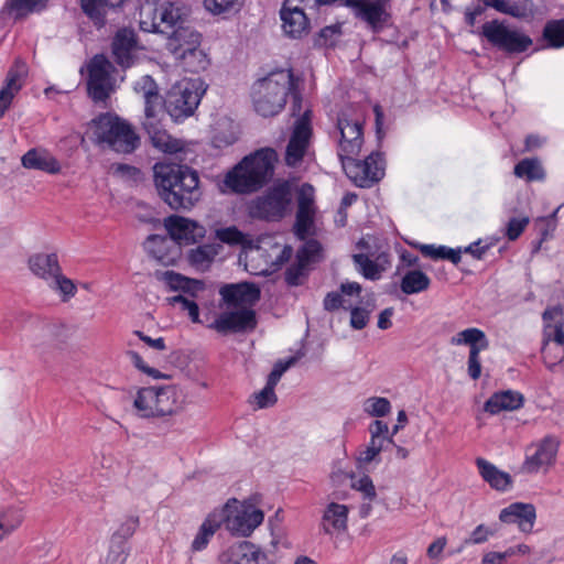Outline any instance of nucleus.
Returning <instances> with one entry per match:
<instances>
[{
  "instance_id": "obj_1",
  "label": "nucleus",
  "mask_w": 564,
  "mask_h": 564,
  "mask_svg": "<svg viewBox=\"0 0 564 564\" xmlns=\"http://www.w3.org/2000/svg\"><path fill=\"white\" fill-rule=\"evenodd\" d=\"M186 15L185 8L172 0H145L139 12L140 29L148 33H165L172 29L166 50L178 59L194 47L200 46L202 34L189 26L180 25Z\"/></svg>"
},
{
  "instance_id": "obj_28",
  "label": "nucleus",
  "mask_w": 564,
  "mask_h": 564,
  "mask_svg": "<svg viewBox=\"0 0 564 564\" xmlns=\"http://www.w3.org/2000/svg\"><path fill=\"white\" fill-rule=\"evenodd\" d=\"M30 271L46 283L62 269L56 253L39 252L29 258Z\"/></svg>"
},
{
  "instance_id": "obj_56",
  "label": "nucleus",
  "mask_w": 564,
  "mask_h": 564,
  "mask_svg": "<svg viewBox=\"0 0 564 564\" xmlns=\"http://www.w3.org/2000/svg\"><path fill=\"white\" fill-rule=\"evenodd\" d=\"M22 516L15 509L0 513V541L22 523Z\"/></svg>"
},
{
  "instance_id": "obj_54",
  "label": "nucleus",
  "mask_w": 564,
  "mask_h": 564,
  "mask_svg": "<svg viewBox=\"0 0 564 564\" xmlns=\"http://www.w3.org/2000/svg\"><path fill=\"white\" fill-rule=\"evenodd\" d=\"M352 259L357 267V270L366 279L377 280L380 278L381 269L375 261L370 260L368 256L364 253H356L352 256Z\"/></svg>"
},
{
  "instance_id": "obj_34",
  "label": "nucleus",
  "mask_w": 564,
  "mask_h": 564,
  "mask_svg": "<svg viewBox=\"0 0 564 564\" xmlns=\"http://www.w3.org/2000/svg\"><path fill=\"white\" fill-rule=\"evenodd\" d=\"M544 337L549 340L564 344V306L547 307L543 315Z\"/></svg>"
},
{
  "instance_id": "obj_37",
  "label": "nucleus",
  "mask_w": 564,
  "mask_h": 564,
  "mask_svg": "<svg viewBox=\"0 0 564 564\" xmlns=\"http://www.w3.org/2000/svg\"><path fill=\"white\" fill-rule=\"evenodd\" d=\"M218 513H215L213 510L207 514V517L204 519L202 524L199 525L193 541L191 544V551L196 553L205 550L214 534L218 531V529L221 527L219 521Z\"/></svg>"
},
{
  "instance_id": "obj_44",
  "label": "nucleus",
  "mask_w": 564,
  "mask_h": 564,
  "mask_svg": "<svg viewBox=\"0 0 564 564\" xmlns=\"http://www.w3.org/2000/svg\"><path fill=\"white\" fill-rule=\"evenodd\" d=\"M238 135L237 124L230 119L224 118L217 122L213 143L217 148L228 147L238 140Z\"/></svg>"
},
{
  "instance_id": "obj_52",
  "label": "nucleus",
  "mask_w": 564,
  "mask_h": 564,
  "mask_svg": "<svg viewBox=\"0 0 564 564\" xmlns=\"http://www.w3.org/2000/svg\"><path fill=\"white\" fill-rule=\"evenodd\" d=\"M543 36L550 47L558 48L564 46V19L550 21L543 31Z\"/></svg>"
},
{
  "instance_id": "obj_12",
  "label": "nucleus",
  "mask_w": 564,
  "mask_h": 564,
  "mask_svg": "<svg viewBox=\"0 0 564 564\" xmlns=\"http://www.w3.org/2000/svg\"><path fill=\"white\" fill-rule=\"evenodd\" d=\"M163 280L172 291L182 292L170 299L172 304H178L181 310L187 312L193 323H199L198 305L194 302L199 293L205 291V284L200 280L189 279L180 273L167 271L163 275Z\"/></svg>"
},
{
  "instance_id": "obj_41",
  "label": "nucleus",
  "mask_w": 564,
  "mask_h": 564,
  "mask_svg": "<svg viewBox=\"0 0 564 564\" xmlns=\"http://www.w3.org/2000/svg\"><path fill=\"white\" fill-rule=\"evenodd\" d=\"M251 542H235L223 549L218 556V564H250L249 550Z\"/></svg>"
},
{
  "instance_id": "obj_59",
  "label": "nucleus",
  "mask_w": 564,
  "mask_h": 564,
  "mask_svg": "<svg viewBox=\"0 0 564 564\" xmlns=\"http://www.w3.org/2000/svg\"><path fill=\"white\" fill-rule=\"evenodd\" d=\"M127 556V546H122L119 542L109 541L107 553L100 560V564H124Z\"/></svg>"
},
{
  "instance_id": "obj_14",
  "label": "nucleus",
  "mask_w": 564,
  "mask_h": 564,
  "mask_svg": "<svg viewBox=\"0 0 564 564\" xmlns=\"http://www.w3.org/2000/svg\"><path fill=\"white\" fill-rule=\"evenodd\" d=\"M482 35L495 46L508 53L527 51L532 40L518 29L509 28L498 20L486 22L482 25Z\"/></svg>"
},
{
  "instance_id": "obj_4",
  "label": "nucleus",
  "mask_w": 564,
  "mask_h": 564,
  "mask_svg": "<svg viewBox=\"0 0 564 564\" xmlns=\"http://www.w3.org/2000/svg\"><path fill=\"white\" fill-rule=\"evenodd\" d=\"M276 161L275 150L260 149L245 156L226 174L225 186L236 193L254 192L272 177Z\"/></svg>"
},
{
  "instance_id": "obj_58",
  "label": "nucleus",
  "mask_w": 564,
  "mask_h": 564,
  "mask_svg": "<svg viewBox=\"0 0 564 564\" xmlns=\"http://www.w3.org/2000/svg\"><path fill=\"white\" fill-rule=\"evenodd\" d=\"M133 89L138 95L142 97L143 101L154 97H160L158 85L149 75H144L139 78L134 83Z\"/></svg>"
},
{
  "instance_id": "obj_24",
  "label": "nucleus",
  "mask_w": 564,
  "mask_h": 564,
  "mask_svg": "<svg viewBox=\"0 0 564 564\" xmlns=\"http://www.w3.org/2000/svg\"><path fill=\"white\" fill-rule=\"evenodd\" d=\"M112 55L116 62L122 67L132 66L141 50L133 30H119L112 40Z\"/></svg>"
},
{
  "instance_id": "obj_38",
  "label": "nucleus",
  "mask_w": 564,
  "mask_h": 564,
  "mask_svg": "<svg viewBox=\"0 0 564 564\" xmlns=\"http://www.w3.org/2000/svg\"><path fill=\"white\" fill-rule=\"evenodd\" d=\"M347 477L350 478L351 488L360 492L364 500H366L360 507V516L366 518L371 512V502L377 499L376 487L371 478L367 475L356 476L354 474H347Z\"/></svg>"
},
{
  "instance_id": "obj_49",
  "label": "nucleus",
  "mask_w": 564,
  "mask_h": 564,
  "mask_svg": "<svg viewBox=\"0 0 564 564\" xmlns=\"http://www.w3.org/2000/svg\"><path fill=\"white\" fill-rule=\"evenodd\" d=\"M542 355L545 366L553 371L557 365L564 361V344L544 337Z\"/></svg>"
},
{
  "instance_id": "obj_48",
  "label": "nucleus",
  "mask_w": 564,
  "mask_h": 564,
  "mask_svg": "<svg viewBox=\"0 0 564 564\" xmlns=\"http://www.w3.org/2000/svg\"><path fill=\"white\" fill-rule=\"evenodd\" d=\"M514 174L528 181H540L544 177V171L539 160L524 159L514 166Z\"/></svg>"
},
{
  "instance_id": "obj_13",
  "label": "nucleus",
  "mask_w": 564,
  "mask_h": 564,
  "mask_svg": "<svg viewBox=\"0 0 564 564\" xmlns=\"http://www.w3.org/2000/svg\"><path fill=\"white\" fill-rule=\"evenodd\" d=\"M333 137L337 142V154L340 161L355 156L364 143L362 124L358 118L341 112Z\"/></svg>"
},
{
  "instance_id": "obj_31",
  "label": "nucleus",
  "mask_w": 564,
  "mask_h": 564,
  "mask_svg": "<svg viewBox=\"0 0 564 564\" xmlns=\"http://www.w3.org/2000/svg\"><path fill=\"white\" fill-rule=\"evenodd\" d=\"M25 169L40 170L50 174L61 171L59 162L45 149H31L21 159Z\"/></svg>"
},
{
  "instance_id": "obj_51",
  "label": "nucleus",
  "mask_w": 564,
  "mask_h": 564,
  "mask_svg": "<svg viewBox=\"0 0 564 564\" xmlns=\"http://www.w3.org/2000/svg\"><path fill=\"white\" fill-rule=\"evenodd\" d=\"M275 388L265 383L264 388L254 392L249 398V404L253 410H261L273 406L278 402Z\"/></svg>"
},
{
  "instance_id": "obj_11",
  "label": "nucleus",
  "mask_w": 564,
  "mask_h": 564,
  "mask_svg": "<svg viewBox=\"0 0 564 564\" xmlns=\"http://www.w3.org/2000/svg\"><path fill=\"white\" fill-rule=\"evenodd\" d=\"M319 0H283L279 11L282 33L293 40L307 36L312 30L311 14Z\"/></svg>"
},
{
  "instance_id": "obj_63",
  "label": "nucleus",
  "mask_w": 564,
  "mask_h": 564,
  "mask_svg": "<svg viewBox=\"0 0 564 564\" xmlns=\"http://www.w3.org/2000/svg\"><path fill=\"white\" fill-rule=\"evenodd\" d=\"M529 223V217L511 218L506 227V236L508 237V239L511 241L518 239L520 235L524 231Z\"/></svg>"
},
{
  "instance_id": "obj_60",
  "label": "nucleus",
  "mask_w": 564,
  "mask_h": 564,
  "mask_svg": "<svg viewBox=\"0 0 564 564\" xmlns=\"http://www.w3.org/2000/svg\"><path fill=\"white\" fill-rule=\"evenodd\" d=\"M215 236L220 242L228 245H243L247 240L246 235L235 226L219 228L215 231Z\"/></svg>"
},
{
  "instance_id": "obj_25",
  "label": "nucleus",
  "mask_w": 564,
  "mask_h": 564,
  "mask_svg": "<svg viewBox=\"0 0 564 564\" xmlns=\"http://www.w3.org/2000/svg\"><path fill=\"white\" fill-rule=\"evenodd\" d=\"M536 518L535 508L531 503L513 502L501 509L499 520L506 524H517L521 532H531Z\"/></svg>"
},
{
  "instance_id": "obj_6",
  "label": "nucleus",
  "mask_w": 564,
  "mask_h": 564,
  "mask_svg": "<svg viewBox=\"0 0 564 564\" xmlns=\"http://www.w3.org/2000/svg\"><path fill=\"white\" fill-rule=\"evenodd\" d=\"M132 406L142 419L171 416L184 409L185 395L173 384L143 387L132 394Z\"/></svg>"
},
{
  "instance_id": "obj_30",
  "label": "nucleus",
  "mask_w": 564,
  "mask_h": 564,
  "mask_svg": "<svg viewBox=\"0 0 564 564\" xmlns=\"http://www.w3.org/2000/svg\"><path fill=\"white\" fill-rule=\"evenodd\" d=\"M173 242L174 241L171 240V238L152 235L147 239L144 248L155 260L164 265H169L174 263L177 256L176 248L173 246Z\"/></svg>"
},
{
  "instance_id": "obj_61",
  "label": "nucleus",
  "mask_w": 564,
  "mask_h": 564,
  "mask_svg": "<svg viewBox=\"0 0 564 564\" xmlns=\"http://www.w3.org/2000/svg\"><path fill=\"white\" fill-rule=\"evenodd\" d=\"M126 356L128 357L131 365L134 368H137L139 371L143 372L144 375H147L151 378H154V379H159V378L163 377L162 373L158 369L149 366L138 351H135L133 349H128L126 352Z\"/></svg>"
},
{
  "instance_id": "obj_9",
  "label": "nucleus",
  "mask_w": 564,
  "mask_h": 564,
  "mask_svg": "<svg viewBox=\"0 0 564 564\" xmlns=\"http://www.w3.org/2000/svg\"><path fill=\"white\" fill-rule=\"evenodd\" d=\"M205 90L206 86L199 78L177 82L167 91L164 100L167 113L175 121L192 116Z\"/></svg>"
},
{
  "instance_id": "obj_23",
  "label": "nucleus",
  "mask_w": 564,
  "mask_h": 564,
  "mask_svg": "<svg viewBox=\"0 0 564 564\" xmlns=\"http://www.w3.org/2000/svg\"><path fill=\"white\" fill-rule=\"evenodd\" d=\"M351 6L356 15L376 32L389 21V0H352Z\"/></svg>"
},
{
  "instance_id": "obj_29",
  "label": "nucleus",
  "mask_w": 564,
  "mask_h": 564,
  "mask_svg": "<svg viewBox=\"0 0 564 564\" xmlns=\"http://www.w3.org/2000/svg\"><path fill=\"white\" fill-rule=\"evenodd\" d=\"M26 74V66L24 63H17L8 73L6 85L0 90V118L11 105L14 95L22 87V79Z\"/></svg>"
},
{
  "instance_id": "obj_39",
  "label": "nucleus",
  "mask_w": 564,
  "mask_h": 564,
  "mask_svg": "<svg viewBox=\"0 0 564 564\" xmlns=\"http://www.w3.org/2000/svg\"><path fill=\"white\" fill-rule=\"evenodd\" d=\"M431 286L430 276L420 269H409L400 281V289L406 295L425 292Z\"/></svg>"
},
{
  "instance_id": "obj_53",
  "label": "nucleus",
  "mask_w": 564,
  "mask_h": 564,
  "mask_svg": "<svg viewBox=\"0 0 564 564\" xmlns=\"http://www.w3.org/2000/svg\"><path fill=\"white\" fill-rule=\"evenodd\" d=\"M280 554L278 551L273 549L261 547L251 543V547L249 550V560L250 564H278L280 560Z\"/></svg>"
},
{
  "instance_id": "obj_7",
  "label": "nucleus",
  "mask_w": 564,
  "mask_h": 564,
  "mask_svg": "<svg viewBox=\"0 0 564 564\" xmlns=\"http://www.w3.org/2000/svg\"><path fill=\"white\" fill-rule=\"evenodd\" d=\"M295 86L294 76L289 69L272 72L257 80L251 93L254 110L262 117L278 115L285 106L288 94Z\"/></svg>"
},
{
  "instance_id": "obj_10",
  "label": "nucleus",
  "mask_w": 564,
  "mask_h": 564,
  "mask_svg": "<svg viewBox=\"0 0 564 564\" xmlns=\"http://www.w3.org/2000/svg\"><path fill=\"white\" fill-rule=\"evenodd\" d=\"M293 192L288 182L278 183L263 195L252 199L248 206L251 217L279 220L292 209Z\"/></svg>"
},
{
  "instance_id": "obj_42",
  "label": "nucleus",
  "mask_w": 564,
  "mask_h": 564,
  "mask_svg": "<svg viewBox=\"0 0 564 564\" xmlns=\"http://www.w3.org/2000/svg\"><path fill=\"white\" fill-rule=\"evenodd\" d=\"M180 66L189 73H200L210 65V58L206 51L200 46L194 47L189 52L176 59Z\"/></svg>"
},
{
  "instance_id": "obj_35",
  "label": "nucleus",
  "mask_w": 564,
  "mask_h": 564,
  "mask_svg": "<svg viewBox=\"0 0 564 564\" xmlns=\"http://www.w3.org/2000/svg\"><path fill=\"white\" fill-rule=\"evenodd\" d=\"M321 245L316 240H307L297 251V267L290 268L286 272V281L290 284H297V279L310 262L316 261L319 257Z\"/></svg>"
},
{
  "instance_id": "obj_45",
  "label": "nucleus",
  "mask_w": 564,
  "mask_h": 564,
  "mask_svg": "<svg viewBox=\"0 0 564 564\" xmlns=\"http://www.w3.org/2000/svg\"><path fill=\"white\" fill-rule=\"evenodd\" d=\"M47 285L62 302H68L77 293V285L63 273L62 269L47 282Z\"/></svg>"
},
{
  "instance_id": "obj_16",
  "label": "nucleus",
  "mask_w": 564,
  "mask_h": 564,
  "mask_svg": "<svg viewBox=\"0 0 564 564\" xmlns=\"http://www.w3.org/2000/svg\"><path fill=\"white\" fill-rule=\"evenodd\" d=\"M347 176L360 187H368L384 175V161L379 153H371L365 161H356L354 156L341 161Z\"/></svg>"
},
{
  "instance_id": "obj_18",
  "label": "nucleus",
  "mask_w": 564,
  "mask_h": 564,
  "mask_svg": "<svg viewBox=\"0 0 564 564\" xmlns=\"http://www.w3.org/2000/svg\"><path fill=\"white\" fill-rule=\"evenodd\" d=\"M449 344L453 346L466 345L469 347L467 361L468 375L473 380H477L481 375V364L479 354L489 346L485 333L475 327L466 328L451 337Z\"/></svg>"
},
{
  "instance_id": "obj_32",
  "label": "nucleus",
  "mask_w": 564,
  "mask_h": 564,
  "mask_svg": "<svg viewBox=\"0 0 564 564\" xmlns=\"http://www.w3.org/2000/svg\"><path fill=\"white\" fill-rule=\"evenodd\" d=\"M221 251L223 246L220 243H204L188 251L187 261L197 271L205 272L210 269Z\"/></svg>"
},
{
  "instance_id": "obj_55",
  "label": "nucleus",
  "mask_w": 564,
  "mask_h": 564,
  "mask_svg": "<svg viewBox=\"0 0 564 564\" xmlns=\"http://www.w3.org/2000/svg\"><path fill=\"white\" fill-rule=\"evenodd\" d=\"M139 525L137 518L130 517L123 520L112 533L110 542H119L122 546H127V541L133 535Z\"/></svg>"
},
{
  "instance_id": "obj_20",
  "label": "nucleus",
  "mask_w": 564,
  "mask_h": 564,
  "mask_svg": "<svg viewBox=\"0 0 564 564\" xmlns=\"http://www.w3.org/2000/svg\"><path fill=\"white\" fill-rule=\"evenodd\" d=\"M316 206L314 188L310 184H303L297 192V212L294 224L295 235L304 240L315 232Z\"/></svg>"
},
{
  "instance_id": "obj_62",
  "label": "nucleus",
  "mask_w": 564,
  "mask_h": 564,
  "mask_svg": "<svg viewBox=\"0 0 564 564\" xmlns=\"http://www.w3.org/2000/svg\"><path fill=\"white\" fill-rule=\"evenodd\" d=\"M496 534V530L487 524H478L470 533L467 542L470 544H482Z\"/></svg>"
},
{
  "instance_id": "obj_3",
  "label": "nucleus",
  "mask_w": 564,
  "mask_h": 564,
  "mask_svg": "<svg viewBox=\"0 0 564 564\" xmlns=\"http://www.w3.org/2000/svg\"><path fill=\"white\" fill-rule=\"evenodd\" d=\"M227 310L209 325L218 333L243 332L256 327L252 306L260 297V290L252 283L228 284L220 289Z\"/></svg>"
},
{
  "instance_id": "obj_40",
  "label": "nucleus",
  "mask_w": 564,
  "mask_h": 564,
  "mask_svg": "<svg viewBox=\"0 0 564 564\" xmlns=\"http://www.w3.org/2000/svg\"><path fill=\"white\" fill-rule=\"evenodd\" d=\"M410 246L421 251V253L432 260H449L458 264L462 259V249H452L441 245H425L420 242H409Z\"/></svg>"
},
{
  "instance_id": "obj_57",
  "label": "nucleus",
  "mask_w": 564,
  "mask_h": 564,
  "mask_svg": "<svg viewBox=\"0 0 564 564\" xmlns=\"http://www.w3.org/2000/svg\"><path fill=\"white\" fill-rule=\"evenodd\" d=\"M364 411L371 416H384L391 411V403L387 398L371 397L365 401Z\"/></svg>"
},
{
  "instance_id": "obj_50",
  "label": "nucleus",
  "mask_w": 564,
  "mask_h": 564,
  "mask_svg": "<svg viewBox=\"0 0 564 564\" xmlns=\"http://www.w3.org/2000/svg\"><path fill=\"white\" fill-rule=\"evenodd\" d=\"M86 14L96 21H101L107 8L120 6L123 0H80Z\"/></svg>"
},
{
  "instance_id": "obj_47",
  "label": "nucleus",
  "mask_w": 564,
  "mask_h": 564,
  "mask_svg": "<svg viewBox=\"0 0 564 564\" xmlns=\"http://www.w3.org/2000/svg\"><path fill=\"white\" fill-rule=\"evenodd\" d=\"M389 426L387 423L376 420L369 425L370 441L368 445L381 453L386 443L394 444L392 435L389 434Z\"/></svg>"
},
{
  "instance_id": "obj_19",
  "label": "nucleus",
  "mask_w": 564,
  "mask_h": 564,
  "mask_svg": "<svg viewBox=\"0 0 564 564\" xmlns=\"http://www.w3.org/2000/svg\"><path fill=\"white\" fill-rule=\"evenodd\" d=\"M557 451L558 441L552 436H546L533 443L527 449L525 459L522 464L523 471L528 474L547 471L555 463Z\"/></svg>"
},
{
  "instance_id": "obj_22",
  "label": "nucleus",
  "mask_w": 564,
  "mask_h": 564,
  "mask_svg": "<svg viewBox=\"0 0 564 564\" xmlns=\"http://www.w3.org/2000/svg\"><path fill=\"white\" fill-rule=\"evenodd\" d=\"M171 240L177 245H194L206 236V228L196 220L172 215L163 223Z\"/></svg>"
},
{
  "instance_id": "obj_43",
  "label": "nucleus",
  "mask_w": 564,
  "mask_h": 564,
  "mask_svg": "<svg viewBox=\"0 0 564 564\" xmlns=\"http://www.w3.org/2000/svg\"><path fill=\"white\" fill-rule=\"evenodd\" d=\"M155 149L164 153H176L182 150L180 140L172 138L161 126L145 130Z\"/></svg>"
},
{
  "instance_id": "obj_2",
  "label": "nucleus",
  "mask_w": 564,
  "mask_h": 564,
  "mask_svg": "<svg viewBox=\"0 0 564 564\" xmlns=\"http://www.w3.org/2000/svg\"><path fill=\"white\" fill-rule=\"evenodd\" d=\"M159 196L175 210H188L200 199L199 180L187 166L160 162L153 166Z\"/></svg>"
},
{
  "instance_id": "obj_21",
  "label": "nucleus",
  "mask_w": 564,
  "mask_h": 564,
  "mask_svg": "<svg viewBox=\"0 0 564 564\" xmlns=\"http://www.w3.org/2000/svg\"><path fill=\"white\" fill-rule=\"evenodd\" d=\"M88 93L95 101L105 100L111 91V63L104 55H96L87 65Z\"/></svg>"
},
{
  "instance_id": "obj_17",
  "label": "nucleus",
  "mask_w": 564,
  "mask_h": 564,
  "mask_svg": "<svg viewBox=\"0 0 564 564\" xmlns=\"http://www.w3.org/2000/svg\"><path fill=\"white\" fill-rule=\"evenodd\" d=\"M312 137L311 110L304 113L294 122L285 151V163L288 166H299L308 153Z\"/></svg>"
},
{
  "instance_id": "obj_5",
  "label": "nucleus",
  "mask_w": 564,
  "mask_h": 564,
  "mask_svg": "<svg viewBox=\"0 0 564 564\" xmlns=\"http://www.w3.org/2000/svg\"><path fill=\"white\" fill-rule=\"evenodd\" d=\"M88 138L100 148L117 153H131L139 143V137L126 120L113 113H101L87 126Z\"/></svg>"
},
{
  "instance_id": "obj_36",
  "label": "nucleus",
  "mask_w": 564,
  "mask_h": 564,
  "mask_svg": "<svg viewBox=\"0 0 564 564\" xmlns=\"http://www.w3.org/2000/svg\"><path fill=\"white\" fill-rule=\"evenodd\" d=\"M361 294V285L357 282H345L340 285V292H332L328 293L324 299V307L327 311H335L338 308H352L355 302L352 301H344V295L355 296L356 300Z\"/></svg>"
},
{
  "instance_id": "obj_33",
  "label": "nucleus",
  "mask_w": 564,
  "mask_h": 564,
  "mask_svg": "<svg viewBox=\"0 0 564 564\" xmlns=\"http://www.w3.org/2000/svg\"><path fill=\"white\" fill-rule=\"evenodd\" d=\"M523 395L513 390L500 391L492 394L485 403L484 409L490 414L502 411H514L523 405Z\"/></svg>"
},
{
  "instance_id": "obj_15",
  "label": "nucleus",
  "mask_w": 564,
  "mask_h": 564,
  "mask_svg": "<svg viewBox=\"0 0 564 564\" xmlns=\"http://www.w3.org/2000/svg\"><path fill=\"white\" fill-rule=\"evenodd\" d=\"M292 253L293 250L289 246L282 249L274 246L271 253H268L262 247H249L245 250L246 268L251 274L268 275L286 262Z\"/></svg>"
},
{
  "instance_id": "obj_46",
  "label": "nucleus",
  "mask_w": 564,
  "mask_h": 564,
  "mask_svg": "<svg viewBox=\"0 0 564 564\" xmlns=\"http://www.w3.org/2000/svg\"><path fill=\"white\" fill-rule=\"evenodd\" d=\"M163 119L164 110L161 96L144 100V118L142 121L144 130L161 126Z\"/></svg>"
},
{
  "instance_id": "obj_26",
  "label": "nucleus",
  "mask_w": 564,
  "mask_h": 564,
  "mask_svg": "<svg viewBox=\"0 0 564 564\" xmlns=\"http://www.w3.org/2000/svg\"><path fill=\"white\" fill-rule=\"evenodd\" d=\"M349 508L338 502H329L322 516L321 529L325 534L339 535L346 532L348 527Z\"/></svg>"
},
{
  "instance_id": "obj_27",
  "label": "nucleus",
  "mask_w": 564,
  "mask_h": 564,
  "mask_svg": "<svg viewBox=\"0 0 564 564\" xmlns=\"http://www.w3.org/2000/svg\"><path fill=\"white\" fill-rule=\"evenodd\" d=\"M475 464L482 480L494 490L506 492L512 488L513 480L509 473L481 457L476 458Z\"/></svg>"
},
{
  "instance_id": "obj_64",
  "label": "nucleus",
  "mask_w": 564,
  "mask_h": 564,
  "mask_svg": "<svg viewBox=\"0 0 564 564\" xmlns=\"http://www.w3.org/2000/svg\"><path fill=\"white\" fill-rule=\"evenodd\" d=\"M296 359L291 357L285 361H279L274 365L272 371L270 372L267 384L275 388L278 382L280 381L283 373L295 364Z\"/></svg>"
},
{
  "instance_id": "obj_8",
  "label": "nucleus",
  "mask_w": 564,
  "mask_h": 564,
  "mask_svg": "<svg viewBox=\"0 0 564 564\" xmlns=\"http://www.w3.org/2000/svg\"><path fill=\"white\" fill-rule=\"evenodd\" d=\"M218 513L220 525H224L230 535L249 538L264 520V512L251 499H228L220 508L214 509Z\"/></svg>"
}]
</instances>
